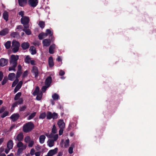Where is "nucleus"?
<instances>
[{
	"label": "nucleus",
	"instance_id": "obj_1",
	"mask_svg": "<svg viewBox=\"0 0 156 156\" xmlns=\"http://www.w3.org/2000/svg\"><path fill=\"white\" fill-rule=\"evenodd\" d=\"M34 127V124L32 122H28L23 125V130L24 133H27L31 131Z\"/></svg>",
	"mask_w": 156,
	"mask_h": 156
},
{
	"label": "nucleus",
	"instance_id": "obj_2",
	"mask_svg": "<svg viewBox=\"0 0 156 156\" xmlns=\"http://www.w3.org/2000/svg\"><path fill=\"white\" fill-rule=\"evenodd\" d=\"M12 46L13 47L12 51L14 53H15L19 51L20 44L18 41L14 40L12 42Z\"/></svg>",
	"mask_w": 156,
	"mask_h": 156
},
{
	"label": "nucleus",
	"instance_id": "obj_3",
	"mask_svg": "<svg viewBox=\"0 0 156 156\" xmlns=\"http://www.w3.org/2000/svg\"><path fill=\"white\" fill-rule=\"evenodd\" d=\"M47 119H55L58 118V115L55 112H53L52 113L50 111H48L46 114Z\"/></svg>",
	"mask_w": 156,
	"mask_h": 156
},
{
	"label": "nucleus",
	"instance_id": "obj_4",
	"mask_svg": "<svg viewBox=\"0 0 156 156\" xmlns=\"http://www.w3.org/2000/svg\"><path fill=\"white\" fill-rule=\"evenodd\" d=\"M19 59V56L18 55H12L11 56L10 59V63L11 64H14L17 65V60Z\"/></svg>",
	"mask_w": 156,
	"mask_h": 156
},
{
	"label": "nucleus",
	"instance_id": "obj_5",
	"mask_svg": "<svg viewBox=\"0 0 156 156\" xmlns=\"http://www.w3.org/2000/svg\"><path fill=\"white\" fill-rule=\"evenodd\" d=\"M31 72L34 75V77L37 79L38 76V70L37 67L36 66H33L31 69Z\"/></svg>",
	"mask_w": 156,
	"mask_h": 156
},
{
	"label": "nucleus",
	"instance_id": "obj_6",
	"mask_svg": "<svg viewBox=\"0 0 156 156\" xmlns=\"http://www.w3.org/2000/svg\"><path fill=\"white\" fill-rule=\"evenodd\" d=\"M20 117V115L18 113H14L10 117V118L11 119L12 121L13 122L17 121Z\"/></svg>",
	"mask_w": 156,
	"mask_h": 156
},
{
	"label": "nucleus",
	"instance_id": "obj_7",
	"mask_svg": "<svg viewBox=\"0 0 156 156\" xmlns=\"http://www.w3.org/2000/svg\"><path fill=\"white\" fill-rule=\"evenodd\" d=\"M38 2V0H28V2L29 5L31 7H36Z\"/></svg>",
	"mask_w": 156,
	"mask_h": 156
},
{
	"label": "nucleus",
	"instance_id": "obj_8",
	"mask_svg": "<svg viewBox=\"0 0 156 156\" xmlns=\"http://www.w3.org/2000/svg\"><path fill=\"white\" fill-rule=\"evenodd\" d=\"M58 150V148L57 147L54 149L48 151L47 155L48 156H53L57 153Z\"/></svg>",
	"mask_w": 156,
	"mask_h": 156
},
{
	"label": "nucleus",
	"instance_id": "obj_9",
	"mask_svg": "<svg viewBox=\"0 0 156 156\" xmlns=\"http://www.w3.org/2000/svg\"><path fill=\"white\" fill-rule=\"evenodd\" d=\"M8 59L4 58H1L0 59V66L2 67H3L6 66L8 63Z\"/></svg>",
	"mask_w": 156,
	"mask_h": 156
},
{
	"label": "nucleus",
	"instance_id": "obj_10",
	"mask_svg": "<svg viewBox=\"0 0 156 156\" xmlns=\"http://www.w3.org/2000/svg\"><path fill=\"white\" fill-rule=\"evenodd\" d=\"M51 43V40L50 39H44L42 41L43 46L48 47Z\"/></svg>",
	"mask_w": 156,
	"mask_h": 156
},
{
	"label": "nucleus",
	"instance_id": "obj_11",
	"mask_svg": "<svg viewBox=\"0 0 156 156\" xmlns=\"http://www.w3.org/2000/svg\"><path fill=\"white\" fill-rule=\"evenodd\" d=\"M23 81H20L16 86L14 90V93H16L17 91L21 88L23 84Z\"/></svg>",
	"mask_w": 156,
	"mask_h": 156
},
{
	"label": "nucleus",
	"instance_id": "obj_12",
	"mask_svg": "<svg viewBox=\"0 0 156 156\" xmlns=\"http://www.w3.org/2000/svg\"><path fill=\"white\" fill-rule=\"evenodd\" d=\"M30 45L28 42H24L21 44V46L23 50H26L29 48Z\"/></svg>",
	"mask_w": 156,
	"mask_h": 156
},
{
	"label": "nucleus",
	"instance_id": "obj_13",
	"mask_svg": "<svg viewBox=\"0 0 156 156\" xmlns=\"http://www.w3.org/2000/svg\"><path fill=\"white\" fill-rule=\"evenodd\" d=\"M58 125L60 129H64L65 124L63 119L59 120L58 122Z\"/></svg>",
	"mask_w": 156,
	"mask_h": 156
},
{
	"label": "nucleus",
	"instance_id": "obj_14",
	"mask_svg": "<svg viewBox=\"0 0 156 156\" xmlns=\"http://www.w3.org/2000/svg\"><path fill=\"white\" fill-rule=\"evenodd\" d=\"M52 81V78L51 76H49L46 79L45 82V85L49 86H50Z\"/></svg>",
	"mask_w": 156,
	"mask_h": 156
},
{
	"label": "nucleus",
	"instance_id": "obj_15",
	"mask_svg": "<svg viewBox=\"0 0 156 156\" xmlns=\"http://www.w3.org/2000/svg\"><path fill=\"white\" fill-rule=\"evenodd\" d=\"M23 138V135L22 133H20L17 135L16 138L15 139V140H18L19 141H21Z\"/></svg>",
	"mask_w": 156,
	"mask_h": 156
},
{
	"label": "nucleus",
	"instance_id": "obj_16",
	"mask_svg": "<svg viewBox=\"0 0 156 156\" xmlns=\"http://www.w3.org/2000/svg\"><path fill=\"white\" fill-rule=\"evenodd\" d=\"M55 44H51L49 48V52L51 54H53L54 52V50L55 48Z\"/></svg>",
	"mask_w": 156,
	"mask_h": 156
},
{
	"label": "nucleus",
	"instance_id": "obj_17",
	"mask_svg": "<svg viewBox=\"0 0 156 156\" xmlns=\"http://www.w3.org/2000/svg\"><path fill=\"white\" fill-rule=\"evenodd\" d=\"M9 30L7 28H5L0 31V35L2 36H5L9 32Z\"/></svg>",
	"mask_w": 156,
	"mask_h": 156
},
{
	"label": "nucleus",
	"instance_id": "obj_18",
	"mask_svg": "<svg viewBox=\"0 0 156 156\" xmlns=\"http://www.w3.org/2000/svg\"><path fill=\"white\" fill-rule=\"evenodd\" d=\"M16 147L18 148H23L26 149L27 147L26 145H24L23 144L21 141L18 142L16 145Z\"/></svg>",
	"mask_w": 156,
	"mask_h": 156
},
{
	"label": "nucleus",
	"instance_id": "obj_19",
	"mask_svg": "<svg viewBox=\"0 0 156 156\" xmlns=\"http://www.w3.org/2000/svg\"><path fill=\"white\" fill-rule=\"evenodd\" d=\"M10 36L14 38L18 39L20 37V36L19 33L17 32H13L10 34Z\"/></svg>",
	"mask_w": 156,
	"mask_h": 156
},
{
	"label": "nucleus",
	"instance_id": "obj_20",
	"mask_svg": "<svg viewBox=\"0 0 156 156\" xmlns=\"http://www.w3.org/2000/svg\"><path fill=\"white\" fill-rule=\"evenodd\" d=\"M13 143L12 140H9L7 143V147L10 149H12L13 148Z\"/></svg>",
	"mask_w": 156,
	"mask_h": 156
},
{
	"label": "nucleus",
	"instance_id": "obj_21",
	"mask_svg": "<svg viewBox=\"0 0 156 156\" xmlns=\"http://www.w3.org/2000/svg\"><path fill=\"white\" fill-rule=\"evenodd\" d=\"M30 51L31 52V54L32 55H35L37 53L36 48L33 46H32L30 47Z\"/></svg>",
	"mask_w": 156,
	"mask_h": 156
},
{
	"label": "nucleus",
	"instance_id": "obj_22",
	"mask_svg": "<svg viewBox=\"0 0 156 156\" xmlns=\"http://www.w3.org/2000/svg\"><path fill=\"white\" fill-rule=\"evenodd\" d=\"M18 2L20 6L23 7L27 4V0H18Z\"/></svg>",
	"mask_w": 156,
	"mask_h": 156
},
{
	"label": "nucleus",
	"instance_id": "obj_23",
	"mask_svg": "<svg viewBox=\"0 0 156 156\" xmlns=\"http://www.w3.org/2000/svg\"><path fill=\"white\" fill-rule=\"evenodd\" d=\"M48 62V64L50 67H52L54 66V64L52 57L51 56L49 57Z\"/></svg>",
	"mask_w": 156,
	"mask_h": 156
},
{
	"label": "nucleus",
	"instance_id": "obj_24",
	"mask_svg": "<svg viewBox=\"0 0 156 156\" xmlns=\"http://www.w3.org/2000/svg\"><path fill=\"white\" fill-rule=\"evenodd\" d=\"M46 138L45 136L44 135H41L39 138V142L41 144H43Z\"/></svg>",
	"mask_w": 156,
	"mask_h": 156
},
{
	"label": "nucleus",
	"instance_id": "obj_25",
	"mask_svg": "<svg viewBox=\"0 0 156 156\" xmlns=\"http://www.w3.org/2000/svg\"><path fill=\"white\" fill-rule=\"evenodd\" d=\"M16 75L14 73H10L8 75V79L9 80L12 81L14 80Z\"/></svg>",
	"mask_w": 156,
	"mask_h": 156
},
{
	"label": "nucleus",
	"instance_id": "obj_26",
	"mask_svg": "<svg viewBox=\"0 0 156 156\" xmlns=\"http://www.w3.org/2000/svg\"><path fill=\"white\" fill-rule=\"evenodd\" d=\"M54 140H53L49 139L47 142L48 145L50 147H52L54 145Z\"/></svg>",
	"mask_w": 156,
	"mask_h": 156
},
{
	"label": "nucleus",
	"instance_id": "obj_27",
	"mask_svg": "<svg viewBox=\"0 0 156 156\" xmlns=\"http://www.w3.org/2000/svg\"><path fill=\"white\" fill-rule=\"evenodd\" d=\"M20 15L22 17L21 20H29V18L27 16H23L24 12L23 11H20L19 12Z\"/></svg>",
	"mask_w": 156,
	"mask_h": 156
},
{
	"label": "nucleus",
	"instance_id": "obj_28",
	"mask_svg": "<svg viewBox=\"0 0 156 156\" xmlns=\"http://www.w3.org/2000/svg\"><path fill=\"white\" fill-rule=\"evenodd\" d=\"M39 90L40 89L39 87L38 86H37L36 87L35 90L33 93V95L35 96H36L37 94H39L40 93Z\"/></svg>",
	"mask_w": 156,
	"mask_h": 156
},
{
	"label": "nucleus",
	"instance_id": "obj_29",
	"mask_svg": "<svg viewBox=\"0 0 156 156\" xmlns=\"http://www.w3.org/2000/svg\"><path fill=\"white\" fill-rule=\"evenodd\" d=\"M22 93L20 92H19L16 94L14 98V100L15 101H17L20 98V97L21 96Z\"/></svg>",
	"mask_w": 156,
	"mask_h": 156
},
{
	"label": "nucleus",
	"instance_id": "obj_30",
	"mask_svg": "<svg viewBox=\"0 0 156 156\" xmlns=\"http://www.w3.org/2000/svg\"><path fill=\"white\" fill-rule=\"evenodd\" d=\"M53 33L50 29H47L46 30V35H49V36L52 37Z\"/></svg>",
	"mask_w": 156,
	"mask_h": 156
},
{
	"label": "nucleus",
	"instance_id": "obj_31",
	"mask_svg": "<svg viewBox=\"0 0 156 156\" xmlns=\"http://www.w3.org/2000/svg\"><path fill=\"white\" fill-rule=\"evenodd\" d=\"M42 94V92L41 91L39 94L36 95L37 96L36 98V99L38 101L40 100L41 99Z\"/></svg>",
	"mask_w": 156,
	"mask_h": 156
},
{
	"label": "nucleus",
	"instance_id": "obj_32",
	"mask_svg": "<svg viewBox=\"0 0 156 156\" xmlns=\"http://www.w3.org/2000/svg\"><path fill=\"white\" fill-rule=\"evenodd\" d=\"M3 16L4 20H8V13L6 11H4L3 13Z\"/></svg>",
	"mask_w": 156,
	"mask_h": 156
},
{
	"label": "nucleus",
	"instance_id": "obj_33",
	"mask_svg": "<svg viewBox=\"0 0 156 156\" xmlns=\"http://www.w3.org/2000/svg\"><path fill=\"white\" fill-rule=\"evenodd\" d=\"M11 42L10 41H8L6 42L5 45L6 48L7 49H9L10 48L11 46Z\"/></svg>",
	"mask_w": 156,
	"mask_h": 156
},
{
	"label": "nucleus",
	"instance_id": "obj_34",
	"mask_svg": "<svg viewBox=\"0 0 156 156\" xmlns=\"http://www.w3.org/2000/svg\"><path fill=\"white\" fill-rule=\"evenodd\" d=\"M25 149L23 148H18L17 152L16 154L18 155H19L21 153H22L24 150Z\"/></svg>",
	"mask_w": 156,
	"mask_h": 156
},
{
	"label": "nucleus",
	"instance_id": "obj_35",
	"mask_svg": "<svg viewBox=\"0 0 156 156\" xmlns=\"http://www.w3.org/2000/svg\"><path fill=\"white\" fill-rule=\"evenodd\" d=\"M46 116V115L45 112H42L40 114L39 116V118L40 119H44L45 118Z\"/></svg>",
	"mask_w": 156,
	"mask_h": 156
},
{
	"label": "nucleus",
	"instance_id": "obj_36",
	"mask_svg": "<svg viewBox=\"0 0 156 156\" xmlns=\"http://www.w3.org/2000/svg\"><path fill=\"white\" fill-rule=\"evenodd\" d=\"M52 98L54 100H57L59 98V95L56 93H55L53 94L52 96Z\"/></svg>",
	"mask_w": 156,
	"mask_h": 156
},
{
	"label": "nucleus",
	"instance_id": "obj_37",
	"mask_svg": "<svg viewBox=\"0 0 156 156\" xmlns=\"http://www.w3.org/2000/svg\"><path fill=\"white\" fill-rule=\"evenodd\" d=\"M23 30L24 31L26 34L27 35H30L31 34V32L29 29H24Z\"/></svg>",
	"mask_w": 156,
	"mask_h": 156
},
{
	"label": "nucleus",
	"instance_id": "obj_38",
	"mask_svg": "<svg viewBox=\"0 0 156 156\" xmlns=\"http://www.w3.org/2000/svg\"><path fill=\"white\" fill-rule=\"evenodd\" d=\"M12 66L9 67V71H11L12 70L15 71V68L16 67L17 65L14 64H12Z\"/></svg>",
	"mask_w": 156,
	"mask_h": 156
},
{
	"label": "nucleus",
	"instance_id": "obj_39",
	"mask_svg": "<svg viewBox=\"0 0 156 156\" xmlns=\"http://www.w3.org/2000/svg\"><path fill=\"white\" fill-rule=\"evenodd\" d=\"M36 112H34L32 113L28 118V120H30L32 119L36 115Z\"/></svg>",
	"mask_w": 156,
	"mask_h": 156
},
{
	"label": "nucleus",
	"instance_id": "obj_40",
	"mask_svg": "<svg viewBox=\"0 0 156 156\" xmlns=\"http://www.w3.org/2000/svg\"><path fill=\"white\" fill-rule=\"evenodd\" d=\"M31 58L29 55H27L25 58V62L26 63H29L30 60Z\"/></svg>",
	"mask_w": 156,
	"mask_h": 156
},
{
	"label": "nucleus",
	"instance_id": "obj_41",
	"mask_svg": "<svg viewBox=\"0 0 156 156\" xmlns=\"http://www.w3.org/2000/svg\"><path fill=\"white\" fill-rule=\"evenodd\" d=\"M31 140V138L30 136H26L24 139V142L25 143H28L30 142Z\"/></svg>",
	"mask_w": 156,
	"mask_h": 156
},
{
	"label": "nucleus",
	"instance_id": "obj_42",
	"mask_svg": "<svg viewBox=\"0 0 156 156\" xmlns=\"http://www.w3.org/2000/svg\"><path fill=\"white\" fill-rule=\"evenodd\" d=\"M39 25L41 28H43L45 26L44 22L42 21H40L39 23Z\"/></svg>",
	"mask_w": 156,
	"mask_h": 156
},
{
	"label": "nucleus",
	"instance_id": "obj_43",
	"mask_svg": "<svg viewBox=\"0 0 156 156\" xmlns=\"http://www.w3.org/2000/svg\"><path fill=\"white\" fill-rule=\"evenodd\" d=\"M69 139L66 140L64 143V147L67 148L69 146Z\"/></svg>",
	"mask_w": 156,
	"mask_h": 156
},
{
	"label": "nucleus",
	"instance_id": "obj_44",
	"mask_svg": "<svg viewBox=\"0 0 156 156\" xmlns=\"http://www.w3.org/2000/svg\"><path fill=\"white\" fill-rule=\"evenodd\" d=\"M19 81V80L18 79L16 78V79L12 83V87H14L18 82Z\"/></svg>",
	"mask_w": 156,
	"mask_h": 156
},
{
	"label": "nucleus",
	"instance_id": "obj_45",
	"mask_svg": "<svg viewBox=\"0 0 156 156\" xmlns=\"http://www.w3.org/2000/svg\"><path fill=\"white\" fill-rule=\"evenodd\" d=\"M9 112L8 111H5L3 114L1 115V117L2 118H4L6 116L8 115Z\"/></svg>",
	"mask_w": 156,
	"mask_h": 156
},
{
	"label": "nucleus",
	"instance_id": "obj_46",
	"mask_svg": "<svg viewBox=\"0 0 156 156\" xmlns=\"http://www.w3.org/2000/svg\"><path fill=\"white\" fill-rule=\"evenodd\" d=\"M57 132L56 127L55 125H54L53 126V128L52 129L51 132L54 134H55Z\"/></svg>",
	"mask_w": 156,
	"mask_h": 156
},
{
	"label": "nucleus",
	"instance_id": "obj_47",
	"mask_svg": "<svg viewBox=\"0 0 156 156\" xmlns=\"http://www.w3.org/2000/svg\"><path fill=\"white\" fill-rule=\"evenodd\" d=\"M44 33L40 34L38 36L39 39L40 40H42L44 38Z\"/></svg>",
	"mask_w": 156,
	"mask_h": 156
},
{
	"label": "nucleus",
	"instance_id": "obj_48",
	"mask_svg": "<svg viewBox=\"0 0 156 156\" xmlns=\"http://www.w3.org/2000/svg\"><path fill=\"white\" fill-rule=\"evenodd\" d=\"M16 101L19 105L22 104L23 101V99L22 98H20L18 99V101Z\"/></svg>",
	"mask_w": 156,
	"mask_h": 156
},
{
	"label": "nucleus",
	"instance_id": "obj_49",
	"mask_svg": "<svg viewBox=\"0 0 156 156\" xmlns=\"http://www.w3.org/2000/svg\"><path fill=\"white\" fill-rule=\"evenodd\" d=\"M7 81V77H5L2 82V85H3L5 84L6 83Z\"/></svg>",
	"mask_w": 156,
	"mask_h": 156
},
{
	"label": "nucleus",
	"instance_id": "obj_50",
	"mask_svg": "<svg viewBox=\"0 0 156 156\" xmlns=\"http://www.w3.org/2000/svg\"><path fill=\"white\" fill-rule=\"evenodd\" d=\"M30 20H21V23L23 25L28 24Z\"/></svg>",
	"mask_w": 156,
	"mask_h": 156
},
{
	"label": "nucleus",
	"instance_id": "obj_51",
	"mask_svg": "<svg viewBox=\"0 0 156 156\" xmlns=\"http://www.w3.org/2000/svg\"><path fill=\"white\" fill-rule=\"evenodd\" d=\"M49 87V86L46 85L43 86L41 88L42 91L44 92H45L47 88Z\"/></svg>",
	"mask_w": 156,
	"mask_h": 156
},
{
	"label": "nucleus",
	"instance_id": "obj_52",
	"mask_svg": "<svg viewBox=\"0 0 156 156\" xmlns=\"http://www.w3.org/2000/svg\"><path fill=\"white\" fill-rule=\"evenodd\" d=\"M22 74V72L21 71H17L16 73V78H18Z\"/></svg>",
	"mask_w": 156,
	"mask_h": 156
},
{
	"label": "nucleus",
	"instance_id": "obj_53",
	"mask_svg": "<svg viewBox=\"0 0 156 156\" xmlns=\"http://www.w3.org/2000/svg\"><path fill=\"white\" fill-rule=\"evenodd\" d=\"M27 107L26 105H24V106H22V107H20V111H24L27 108Z\"/></svg>",
	"mask_w": 156,
	"mask_h": 156
},
{
	"label": "nucleus",
	"instance_id": "obj_54",
	"mask_svg": "<svg viewBox=\"0 0 156 156\" xmlns=\"http://www.w3.org/2000/svg\"><path fill=\"white\" fill-rule=\"evenodd\" d=\"M29 142H30L28 145V146L29 147H32L34 145V141L33 140H31Z\"/></svg>",
	"mask_w": 156,
	"mask_h": 156
},
{
	"label": "nucleus",
	"instance_id": "obj_55",
	"mask_svg": "<svg viewBox=\"0 0 156 156\" xmlns=\"http://www.w3.org/2000/svg\"><path fill=\"white\" fill-rule=\"evenodd\" d=\"M58 134H55L54 135L52 138H53L54 139L53 140H54V141H56L57 140L58 138Z\"/></svg>",
	"mask_w": 156,
	"mask_h": 156
},
{
	"label": "nucleus",
	"instance_id": "obj_56",
	"mask_svg": "<svg viewBox=\"0 0 156 156\" xmlns=\"http://www.w3.org/2000/svg\"><path fill=\"white\" fill-rule=\"evenodd\" d=\"M5 109L6 107H2L1 108H0V113H1L4 112L5 110Z\"/></svg>",
	"mask_w": 156,
	"mask_h": 156
},
{
	"label": "nucleus",
	"instance_id": "obj_57",
	"mask_svg": "<svg viewBox=\"0 0 156 156\" xmlns=\"http://www.w3.org/2000/svg\"><path fill=\"white\" fill-rule=\"evenodd\" d=\"M65 73V72L62 70H60L59 73V74L60 76L64 75Z\"/></svg>",
	"mask_w": 156,
	"mask_h": 156
},
{
	"label": "nucleus",
	"instance_id": "obj_58",
	"mask_svg": "<svg viewBox=\"0 0 156 156\" xmlns=\"http://www.w3.org/2000/svg\"><path fill=\"white\" fill-rule=\"evenodd\" d=\"M28 71L27 70H26L24 72L23 74V78L25 77L28 75Z\"/></svg>",
	"mask_w": 156,
	"mask_h": 156
},
{
	"label": "nucleus",
	"instance_id": "obj_59",
	"mask_svg": "<svg viewBox=\"0 0 156 156\" xmlns=\"http://www.w3.org/2000/svg\"><path fill=\"white\" fill-rule=\"evenodd\" d=\"M73 147H70L69 148V154H71L73 153Z\"/></svg>",
	"mask_w": 156,
	"mask_h": 156
},
{
	"label": "nucleus",
	"instance_id": "obj_60",
	"mask_svg": "<svg viewBox=\"0 0 156 156\" xmlns=\"http://www.w3.org/2000/svg\"><path fill=\"white\" fill-rule=\"evenodd\" d=\"M18 104L17 101H16L15 102H14V103H13L12 105V107H11V109L13 108H15V107Z\"/></svg>",
	"mask_w": 156,
	"mask_h": 156
},
{
	"label": "nucleus",
	"instance_id": "obj_61",
	"mask_svg": "<svg viewBox=\"0 0 156 156\" xmlns=\"http://www.w3.org/2000/svg\"><path fill=\"white\" fill-rule=\"evenodd\" d=\"M34 152H35V150H34V148H32V149L30 151V154L32 155V156H33V155H34V154H35L34 153Z\"/></svg>",
	"mask_w": 156,
	"mask_h": 156
},
{
	"label": "nucleus",
	"instance_id": "obj_62",
	"mask_svg": "<svg viewBox=\"0 0 156 156\" xmlns=\"http://www.w3.org/2000/svg\"><path fill=\"white\" fill-rule=\"evenodd\" d=\"M64 129H60L59 131V135H61L63 133Z\"/></svg>",
	"mask_w": 156,
	"mask_h": 156
},
{
	"label": "nucleus",
	"instance_id": "obj_63",
	"mask_svg": "<svg viewBox=\"0 0 156 156\" xmlns=\"http://www.w3.org/2000/svg\"><path fill=\"white\" fill-rule=\"evenodd\" d=\"M15 124H13L10 127L9 129V130H8V132H10L11 131V130L14 128L15 127Z\"/></svg>",
	"mask_w": 156,
	"mask_h": 156
},
{
	"label": "nucleus",
	"instance_id": "obj_64",
	"mask_svg": "<svg viewBox=\"0 0 156 156\" xmlns=\"http://www.w3.org/2000/svg\"><path fill=\"white\" fill-rule=\"evenodd\" d=\"M41 152L40 151H38V152H37L35 153V156H40L41 154Z\"/></svg>",
	"mask_w": 156,
	"mask_h": 156
}]
</instances>
